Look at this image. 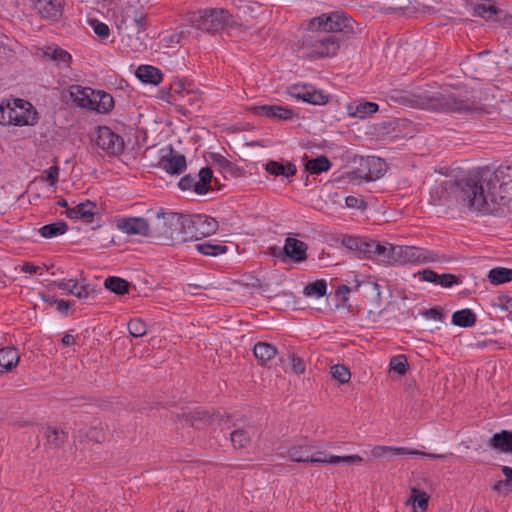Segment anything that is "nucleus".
I'll use <instances>...</instances> for the list:
<instances>
[{
    "mask_svg": "<svg viewBox=\"0 0 512 512\" xmlns=\"http://www.w3.org/2000/svg\"><path fill=\"white\" fill-rule=\"evenodd\" d=\"M213 180V172L211 168L204 167L202 168L198 176L185 175L182 177L178 186L181 190H190L193 189L199 195L205 194L211 188V182Z\"/></svg>",
    "mask_w": 512,
    "mask_h": 512,
    "instance_id": "obj_11",
    "label": "nucleus"
},
{
    "mask_svg": "<svg viewBox=\"0 0 512 512\" xmlns=\"http://www.w3.org/2000/svg\"><path fill=\"white\" fill-rule=\"evenodd\" d=\"M136 76L137 78L142 81L143 83H149L157 85L162 80V73L161 71L150 65H141L136 70Z\"/></svg>",
    "mask_w": 512,
    "mask_h": 512,
    "instance_id": "obj_33",
    "label": "nucleus"
},
{
    "mask_svg": "<svg viewBox=\"0 0 512 512\" xmlns=\"http://www.w3.org/2000/svg\"><path fill=\"white\" fill-rule=\"evenodd\" d=\"M254 112L272 119L291 120L297 117L294 110L279 105H262L253 108Z\"/></svg>",
    "mask_w": 512,
    "mask_h": 512,
    "instance_id": "obj_19",
    "label": "nucleus"
},
{
    "mask_svg": "<svg viewBox=\"0 0 512 512\" xmlns=\"http://www.w3.org/2000/svg\"><path fill=\"white\" fill-rule=\"evenodd\" d=\"M181 419H183L187 424L191 426H195L200 428L202 426L212 424L216 419H220L219 413H210L205 410H196L191 413H184L181 415Z\"/></svg>",
    "mask_w": 512,
    "mask_h": 512,
    "instance_id": "obj_21",
    "label": "nucleus"
},
{
    "mask_svg": "<svg viewBox=\"0 0 512 512\" xmlns=\"http://www.w3.org/2000/svg\"><path fill=\"white\" fill-rule=\"evenodd\" d=\"M378 111V105L374 102L350 103L347 113L350 117L364 119Z\"/></svg>",
    "mask_w": 512,
    "mask_h": 512,
    "instance_id": "obj_30",
    "label": "nucleus"
},
{
    "mask_svg": "<svg viewBox=\"0 0 512 512\" xmlns=\"http://www.w3.org/2000/svg\"><path fill=\"white\" fill-rule=\"evenodd\" d=\"M68 230V226L64 221H57L48 225H44L39 229V233L44 238H53L64 234Z\"/></svg>",
    "mask_w": 512,
    "mask_h": 512,
    "instance_id": "obj_45",
    "label": "nucleus"
},
{
    "mask_svg": "<svg viewBox=\"0 0 512 512\" xmlns=\"http://www.w3.org/2000/svg\"><path fill=\"white\" fill-rule=\"evenodd\" d=\"M501 470L505 479L497 481L492 486V490L499 495L507 496L509 493H512V468L509 466H502Z\"/></svg>",
    "mask_w": 512,
    "mask_h": 512,
    "instance_id": "obj_38",
    "label": "nucleus"
},
{
    "mask_svg": "<svg viewBox=\"0 0 512 512\" xmlns=\"http://www.w3.org/2000/svg\"><path fill=\"white\" fill-rule=\"evenodd\" d=\"M189 88H191V84H187L183 80L173 81L169 87L168 101L173 103L177 97L183 95Z\"/></svg>",
    "mask_w": 512,
    "mask_h": 512,
    "instance_id": "obj_50",
    "label": "nucleus"
},
{
    "mask_svg": "<svg viewBox=\"0 0 512 512\" xmlns=\"http://www.w3.org/2000/svg\"><path fill=\"white\" fill-rule=\"evenodd\" d=\"M474 13L486 20H492L501 10L498 9L491 0H482L481 3L475 4Z\"/></svg>",
    "mask_w": 512,
    "mask_h": 512,
    "instance_id": "obj_42",
    "label": "nucleus"
},
{
    "mask_svg": "<svg viewBox=\"0 0 512 512\" xmlns=\"http://www.w3.org/2000/svg\"><path fill=\"white\" fill-rule=\"evenodd\" d=\"M331 162L324 156L320 155L316 158L309 159L305 163V170L313 175H318L322 172H326L330 169Z\"/></svg>",
    "mask_w": 512,
    "mask_h": 512,
    "instance_id": "obj_40",
    "label": "nucleus"
},
{
    "mask_svg": "<svg viewBox=\"0 0 512 512\" xmlns=\"http://www.w3.org/2000/svg\"><path fill=\"white\" fill-rule=\"evenodd\" d=\"M45 437L47 444L53 449L61 448L68 439V434L61 429L53 426H48L45 429Z\"/></svg>",
    "mask_w": 512,
    "mask_h": 512,
    "instance_id": "obj_37",
    "label": "nucleus"
},
{
    "mask_svg": "<svg viewBox=\"0 0 512 512\" xmlns=\"http://www.w3.org/2000/svg\"><path fill=\"white\" fill-rule=\"evenodd\" d=\"M195 215H183L181 216H171L170 224L176 227H180L178 234L174 239L176 240V244H182L194 240H198L199 234L195 227Z\"/></svg>",
    "mask_w": 512,
    "mask_h": 512,
    "instance_id": "obj_13",
    "label": "nucleus"
},
{
    "mask_svg": "<svg viewBox=\"0 0 512 512\" xmlns=\"http://www.w3.org/2000/svg\"><path fill=\"white\" fill-rule=\"evenodd\" d=\"M288 358L291 361V369L294 373L299 375V374H303L305 372V368H306L305 362L301 357L290 352L288 354Z\"/></svg>",
    "mask_w": 512,
    "mask_h": 512,
    "instance_id": "obj_55",
    "label": "nucleus"
},
{
    "mask_svg": "<svg viewBox=\"0 0 512 512\" xmlns=\"http://www.w3.org/2000/svg\"><path fill=\"white\" fill-rule=\"evenodd\" d=\"M201 103V92L191 87L183 95L177 97L172 104L176 106L178 112L188 115L198 112L201 108Z\"/></svg>",
    "mask_w": 512,
    "mask_h": 512,
    "instance_id": "obj_15",
    "label": "nucleus"
},
{
    "mask_svg": "<svg viewBox=\"0 0 512 512\" xmlns=\"http://www.w3.org/2000/svg\"><path fill=\"white\" fill-rule=\"evenodd\" d=\"M37 119V112L28 101L14 99L0 104V124L2 125H34Z\"/></svg>",
    "mask_w": 512,
    "mask_h": 512,
    "instance_id": "obj_3",
    "label": "nucleus"
},
{
    "mask_svg": "<svg viewBox=\"0 0 512 512\" xmlns=\"http://www.w3.org/2000/svg\"><path fill=\"white\" fill-rule=\"evenodd\" d=\"M230 437L232 445L235 449H244L251 442V437L245 429L234 430Z\"/></svg>",
    "mask_w": 512,
    "mask_h": 512,
    "instance_id": "obj_47",
    "label": "nucleus"
},
{
    "mask_svg": "<svg viewBox=\"0 0 512 512\" xmlns=\"http://www.w3.org/2000/svg\"><path fill=\"white\" fill-rule=\"evenodd\" d=\"M96 204L91 201L79 203L74 208H68L65 214L70 219H82L85 222H91L96 215Z\"/></svg>",
    "mask_w": 512,
    "mask_h": 512,
    "instance_id": "obj_23",
    "label": "nucleus"
},
{
    "mask_svg": "<svg viewBox=\"0 0 512 512\" xmlns=\"http://www.w3.org/2000/svg\"><path fill=\"white\" fill-rule=\"evenodd\" d=\"M407 357L405 355H397L390 360V371L397 372L399 375H404L407 371Z\"/></svg>",
    "mask_w": 512,
    "mask_h": 512,
    "instance_id": "obj_52",
    "label": "nucleus"
},
{
    "mask_svg": "<svg viewBox=\"0 0 512 512\" xmlns=\"http://www.w3.org/2000/svg\"><path fill=\"white\" fill-rule=\"evenodd\" d=\"M232 22L231 14L225 9H206L192 17V23L197 29L208 33L218 32Z\"/></svg>",
    "mask_w": 512,
    "mask_h": 512,
    "instance_id": "obj_5",
    "label": "nucleus"
},
{
    "mask_svg": "<svg viewBox=\"0 0 512 512\" xmlns=\"http://www.w3.org/2000/svg\"><path fill=\"white\" fill-rule=\"evenodd\" d=\"M411 104L413 107L435 112L471 115L486 112V108L474 98L453 93H435L433 95L422 93L413 95Z\"/></svg>",
    "mask_w": 512,
    "mask_h": 512,
    "instance_id": "obj_2",
    "label": "nucleus"
},
{
    "mask_svg": "<svg viewBox=\"0 0 512 512\" xmlns=\"http://www.w3.org/2000/svg\"><path fill=\"white\" fill-rule=\"evenodd\" d=\"M30 8L45 20L58 21L64 11L65 0H28Z\"/></svg>",
    "mask_w": 512,
    "mask_h": 512,
    "instance_id": "obj_12",
    "label": "nucleus"
},
{
    "mask_svg": "<svg viewBox=\"0 0 512 512\" xmlns=\"http://www.w3.org/2000/svg\"><path fill=\"white\" fill-rule=\"evenodd\" d=\"M42 56L44 59L56 62L58 66L63 68H69L72 61V56L69 52L55 45L46 47L43 50Z\"/></svg>",
    "mask_w": 512,
    "mask_h": 512,
    "instance_id": "obj_25",
    "label": "nucleus"
},
{
    "mask_svg": "<svg viewBox=\"0 0 512 512\" xmlns=\"http://www.w3.org/2000/svg\"><path fill=\"white\" fill-rule=\"evenodd\" d=\"M488 446L501 453L512 454V431L502 430L488 441Z\"/></svg>",
    "mask_w": 512,
    "mask_h": 512,
    "instance_id": "obj_26",
    "label": "nucleus"
},
{
    "mask_svg": "<svg viewBox=\"0 0 512 512\" xmlns=\"http://www.w3.org/2000/svg\"><path fill=\"white\" fill-rule=\"evenodd\" d=\"M60 290H66L69 294L74 295L80 299L86 298L89 295L87 285H78L76 280L70 279L68 281H61L56 283Z\"/></svg>",
    "mask_w": 512,
    "mask_h": 512,
    "instance_id": "obj_39",
    "label": "nucleus"
},
{
    "mask_svg": "<svg viewBox=\"0 0 512 512\" xmlns=\"http://www.w3.org/2000/svg\"><path fill=\"white\" fill-rule=\"evenodd\" d=\"M346 206L349 208L366 209L367 203L362 197L348 196L345 199Z\"/></svg>",
    "mask_w": 512,
    "mask_h": 512,
    "instance_id": "obj_57",
    "label": "nucleus"
},
{
    "mask_svg": "<svg viewBox=\"0 0 512 512\" xmlns=\"http://www.w3.org/2000/svg\"><path fill=\"white\" fill-rule=\"evenodd\" d=\"M70 97L73 102L82 108H88L93 105L92 99L94 90L90 88H84L80 85H72L69 89Z\"/></svg>",
    "mask_w": 512,
    "mask_h": 512,
    "instance_id": "obj_27",
    "label": "nucleus"
},
{
    "mask_svg": "<svg viewBox=\"0 0 512 512\" xmlns=\"http://www.w3.org/2000/svg\"><path fill=\"white\" fill-rule=\"evenodd\" d=\"M430 496L422 490H419L416 487L410 488V496L406 500L405 504L407 506L411 505L413 507V512H426L429 506Z\"/></svg>",
    "mask_w": 512,
    "mask_h": 512,
    "instance_id": "obj_28",
    "label": "nucleus"
},
{
    "mask_svg": "<svg viewBox=\"0 0 512 512\" xmlns=\"http://www.w3.org/2000/svg\"><path fill=\"white\" fill-rule=\"evenodd\" d=\"M380 314H381V311H379L378 313H375L374 311L369 310L367 312L366 319H365L366 324L367 325L375 324L377 322L378 316Z\"/></svg>",
    "mask_w": 512,
    "mask_h": 512,
    "instance_id": "obj_63",
    "label": "nucleus"
},
{
    "mask_svg": "<svg viewBox=\"0 0 512 512\" xmlns=\"http://www.w3.org/2000/svg\"><path fill=\"white\" fill-rule=\"evenodd\" d=\"M331 376L340 384H346L351 379L350 370L343 364H336L331 367Z\"/></svg>",
    "mask_w": 512,
    "mask_h": 512,
    "instance_id": "obj_51",
    "label": "nucleus"
},
{
    "mask_svg": "<svg viewBox=\"0 0 512 512\" xmlns=\"http://www.w3.org/2000/svg\"><path fill=\"white\" fill-rule=\"evenodd\" d=\"M424 315L436 321H441L443 319L442 311L436 308L425 310Z\"/></svg>",
    "mask_w": 512,
    "mask_h": 512,
    "instance_id": "obj_62",
    "label": "nucleus"
},
{
    "mask_svg": "<svg viewBox=\"0 0 512 512\" xmlns=\"http://www.w3.org/2000/svg\"><path fill=\"white\" fill-rule=\"evenodd\" d=\"M355 22L343 12H333L313 18L308 23L309 30L323 29L325 32H340L346 35L354 33Z\"/></svg>",
    "mask_w": 512,
    "mask_h": 512,
    "instance_id": "obj_6",
    "label": "nucleus"
},
{
    "mask_svg": "<svg viewBox=\"0 0 512 512\" xmlns=\"http://www.w3.org/2000/svg\"><path fill=\"white\" fill-rule=\"evenodd\" d=\"M307 245L298 239L287 237L284 245V256L295 262H302L307 258Z\"/></svg>",
    "mask_w": 512,
    "mask_h": 512,
    "instance_id": "obj_22",
    "label": "nucleus"
},
{
    "mask_svg": "<svg viewBox=\"0 0 512 512\" xmlns=\"http://www.w3.org/2000/svg\"><path fill=\"white\" fill-rule=\"evenodd\" d=\"M329 464L347 463V464H359L363 461L359 455H348V456H329Z\"/></svg>",
    "mask_w": 512,
    "mask_h": 512,
    "instance_id": "obj_54",
    "label": "nucleus"
},
{
    "mask_svg": "<svg viewBox=\"0 0 512 512\" xmlns=\"http://www.w3.org/2000/svg\"><path fill=\"white\" fill-rule=\"evenodd\" d=\"M488 280L492 285H500L512 281V269L495 267L488 272Z\"/></svg>",
    "mask_w": 512,
    "mask_h": 512,
    "instance_id": "obj_43",
    "label": "nucleus"
},
{
    "mask_svg": "<svg viewBox=\"0 0 512 512\" xmlns=\"http://www.w3.org/2000/svg\"><path fill=\"white\" fill-rule=\"evenodd\" d=\"M117 228L129 235L152 237V224L142 217L121 218L117 220Z\"/></svg>",
    "mask_w": 512,
    "mask_h": 512,
    "instance_id": "obj_16",
    "label": "nucleus"
},
{
    "mask_svg": "<svg viewBox=\"0 0 512 512\" xmlns=\"http://www.w3.org/2000/svg\"><path fill=\"white\" fill-rule=\"evenodd\" d=\"M327 283L325 280L320 279L315 282L309 283L304 288L306 296L323 297L326 294Z\"/></svg>",
    "mask_w": 512,
    "mask_h": 512,
    "instance_id": "obj_48",
    "label": "nucleus"
},
{
    "mask_svg": "<svg viewBox=\"0 0 512 512\" xmlns=\"http://www.w3.org/2000/svg\"><path fill=\"white\" fill-rule=\"evenodd\" d=\"M288 93L293 98L313 105H324L328 102V97L311 85H293Z\"/></svg>",
    "mask_w": 512,
    "mask_h": 512,
    "instance_id": "obj_14",
    "label": "nucleus"
},
{
    "mask_svg": "<svg viewBox=\"0 0 512 512\" xmlns=\"http://www.w3.org/2000/svg\"><path fill=\"white\" fill-rule=\"evenodd\" d=\"M94 32L101 38H107L110 34L109 27L102 22L95 20L92 22Z\"/></svg>",
    "mask_w": 512,
    "mask_h": 512,
    "instance_id": "obj_59",
    "label": "nucleus"
},
{
    "mask_svg": "<svg viewBox=\"0 0 512 512\" xmlns=\"http://www.w3.org/2000/svg\"><path fill=\"white\" fill-rule=\"evenodd\" d=\"M503 189L499 177L489 170L464 173L447 168L438 172L431 189V202L466 208L470 212L500 215L509 202L503 195Z\"/></svg>",
    "mask_w": 512,
    "mask_h": 512,
    "instance_id": "obj_1",
    "label": "nucleus"
},
{
    "mask_svg": "<svg viewBox=\"0 0 512 512\" xmlns=\"http://www.w3.org/2000/svg\"><path fill=\"white\" fill-rule=\"evenodd\" d=\"M43 174H45L44 180L48 182L49 185L53 186L58 181L59 168L56 165L51 166L49 169L45 170Z\"/></svg>",
    "mask_w": 512,
    "mask_h": 512,
    "instance_id": "obj_58",
    "label": "nucleus"
},
{
    "mask_svg": "<svg viewBox=\"0 0 512 512\" xmlns=\"http://www.w3.org/2000/svg\"><path fill=\"white\" fill-rule=\"evenodd\" d=\"M86 437L93 442L101 443L105 440V433L102 428L99 427H91L86 432Z\"/></svg>",
    "mask_w": 512,
    "mask_h": 512,
    "instance_id": "obj_56",
    "label": "nucleus"
},
{
    "mask_svg": "<svg viewBox=\"0 0 512 512\" xmlns=\"http://www.w3.org/2000/svg\"><path fill=\"white\" fill-rule=\"evenodd\" d=\"M95 143L99 149L111 156L121 154L125 147L123 138L106 126L98 127Z\"/></svg>",
    "mask_w": 512,
    "mask_h": 512,
    "instance_id": "obj_10",
    "label": "nucleus"
},
{
    "mask_svg": "<svg viewBox=\"0 0 512 512\" xmlns=\"http://www.w3.org/2000/svg\"><path fill=\"white\" fill-rule=\"evenodd\" d=\"M105 288L118 295H124L129 291V283L120 277H108L104 282Z\"/></svg>",
    "mask_w": 512,
    "mask_h": 512,
    "instance_id": "obj_46",
    "label": "nucleus"
},
{
    "mask_svg": "<svg viewBox=\"0 0 512 512\" xmlns=\"http://www.w3.org/2000/svg\"><path fill=\"white\" fill-rule=\"evenodd\" d=\"M366 166L368 168V173L366 178L368 180H375L384 175L386 171V164L384 160L379 157H369L366 161Z\"/></svg>",
    "mask_w": 512,
    "mask_h": 512,
    "instance_id": "obj_41",
    "label": "nucleus"
},
{
    "mask_svg": "<svg viewBox=\"0 0 512 512\" xmlns=\"http://www.w3.org/2000/svg\"><path fill=\"white\" fill-rule=\"evenodd\" d=\"M476 322V315L470 309L456 311L452 315V323L460 327H472Z\"/></svg>",
    "mask_w": 512,
    "mask_h": 512,
    "instance_id": "obj_44",
    "label": "nucleus"
},
{
    "mask_svg": "<svg viewBox=\"0 0 512 512\" xmlns=\"http://www.w3.org/2000/svg\"><path fill=\"white\" fill-rule=\"evenodd\" d=\"M215 160L224 171L231 173L234 171V165L230 161L225 159L223 156L218 155L217 158H215Z\"/></svg>",
    "mask_w": 512,
    "mask_h": 512,
    "instance_id": "obj_61",
    "label": "nucleus"
},
{
    "mask_svg": "<svg viewBox=\"0 0 512 512\" xmlns=\"http://www.w3.org/2000/svg\"><path fill=\"white\" fill-rule=\"evenodd\" d=\"M20 360V354L15 347L0 348V372L11 371Z\"/></svg>",
    "mask_w": 512,
    "mask_h": 512,
    "instance_id": "obj_31",
    "label": "nucleus"
},
{
    "mask_svg": "<svg viewBox=\"0 0 512 512\" xmlns=\"http://www.w3.org/2000/svg\"><path fill=\"white\" fill-rule=\"evenodd\" d=\"M408 454H416V452H411L409 448L405 447H391L384 445L375 446L371 450V456L375 459L391 460L394 456Z\"/></svg>",
    "mask_w": 512,
    "mask_h": 512,
    "instance_id": "obj_29",
    "label": "nucleus"
},
{
    "mask_svg": "<svg viewBox=\"0 0 512 512\" xmlns=\"http://www.w3.org/2000/svg\"><path fill=\"white\" fill-rule=\"evenodd\" d=\"M124 22L127 29L135 32L136 41L138 42L137 48L144 47L143 36L148 26L147 15L141 10H134L132 14L129 12L126 14Z\"/></svg>",
    "mask_w": 512,
    "mask_h": 512,
    "instance_id": "obj_17",
    "label": "nucleus"
},
{
    "mask_svg": "<svg viewBox=\"0 0 512 512\" xmlns=\"http://www.w3.org/2000/svg\"><path fill=\"white\" fill-rule=\"evenodd\" d=\"M129 333L133 337H142L147 333L146 324L141 319H131L128 323Z\"/></svg>",
    "mask_w": 512,
    "mask_h": 512,
    "instance_id": "obj_53",
    "label": "nucleus"
},
{
    "mask_svg": "<svg viewBox=\"0 0 512 512\" xmlns=\"http://www.w3.org/2000/svg\"><path fill=\"white\" fill-rule=\"evenodd\" d=\"M159 165L167 173L178 175L186 169V158L184 155L169 148L160 158Z\"/></svg>",
    "mask_w": 512,
    "mask_h": 512,
    "instance_id": "obj_18",
    "label": "nucleus"
},
{
    "mask_svg": "<svg viewBox=\"0 0 512 512\" xmlns=\"http://www.w3.org/2000/svg\"><path fill=\"white\" fill-rule=\"evenodd\" d=\"M342 244L349 250L355 252L358 258L372 259L377 257L380 261L386 262L388 247L371 239L346 236Z\"/></svg>",
    "mask_w": 512,
    "mask_h": 512,
    "instance_id": "obj_4",
    "label": "nucleus"
},
{
    "mask_svg": "<svg viewBox=\"0 0 512 512\" xmlns=\"http://www.w3.org/2000/svg\"><path fill=\"white\" fill-rule=\"evenodd\" d=\"M171 216H181V214L157 212L156 219L152 223V237L163 244H176L174 237L177 236L180 227L170 224Z\"/></svg>",
    "mask_w": 512,
    "mask_h": 512,
    "instance_id": "obj_8",
    "label": "nucleus"
},
{
    "mask_svg": "<svg viewBox=\"0 0 512 512\" xmlns=\"http://www.w3.org/2000/svg\"><path fill=\"white\" fill-rule=\"evenodd\" d=\"M53 303L55 305H57V309L60 311V312H67L68 309L70 308V302L69 301H64V300H61V299H58V300H53Z\"/></svg>",
    "mask_w": 512,
    "mask_h": 512,
    "instance_id": "obj_64",
    "label": "nucleus"
},
{
    "mask_svg": "<svg viewBox=\"0 0 512 512\" xmlns=\"http://www.w3.org/2000/svg\"><path fill=\"white\" fill-rule=\"evenodd\" d=\"M386 262L429 263L436 260V255L426 249L413 246L389 245Z\"/></svg>",
    "mask_w": 512,
    "mask_h": 512,
    "instance_id": "obj_7",
    "label": "nucleus"
},
{
    "mask_svg": "<svg viewBox=\"0 0 512 512\" xmlns=\"http://www.w3.org/2000/svg\"><path fill=\"white\" fill-rule=\"evenodd\" d=\"M182 38V32H175L163 38L165 46L169 47L171 44H179Z\"/></svg>",
    "mask_w": 512,
    "mask_h": 512,
    "instance_id": "obj_60",
    "label": "nucleus"
},
{
    "mask_svg": "<svg viewBox=\"0 0 512 512\" xmlns=\"http://www.w3.org/2000/svg\"><path fill=\"white\" fill-rule=\"evenodd\" d=\"M304 45L311 49V57H331L339 50L340 39L336 35H324L315 40H305Z\"/></svg>",
    "mask_w": 512,
    "mask_h": 512,
    "instance_id": "obj_9",
    "label": "nucleus"
},
{
    "mask_svg": "<svg viewBox=\"0 0 512 512\" xmlns=\"http://www.w3.org/2000/svg\"><path fill=\"white\" fill-rule=\"evenodd\" d=\"M195 219V227L199 238L210 236L218 229V222L212 217L198 214L195 215Z\"/></svg>",
    "mask_w": 512,
    "mask_h": 512,
    "instance_id": "obj_32",
    "label": "nucleus"
},
{
    "mask_svg": "<svg viewBox=\"0 0 512 512\" xmlns=\"http://www.w3.org/2000/svg\"><path fill=\"white\" fill-rule=\"evenodd\" d=\"M196 249L199 253L206 256H217L227 251L225 245L211 244L210 242L197 244Z\"/></svg>",
    "mask_w": 512,
    "mask_h": 512,
    "instance_id": "obj_49",
    "label": "nucleus"
},
{
    "mask_svg": "<svg viewBox=\"0 0 512 512\" xmlns=\"http://www.w3.org/2000/svg\"><path fill=\"white\" fill-rule=\"evenodd\" d=\"M265 170L271 175L284 177L294 176L297 172V168L293 163L287 162L283 164L277 161H269L265 165Z\"/></svg>",
    "mask_w": 512,
    "mask_h": 512,
    "instance_id": "obj_34",
    "label": "nucleus"
},
{
    "mask_svg": "<svg viewBox=\"0 0 512 512\" xmlns=\"http://www.w3.org/2000/svg\"><path fill=\"white\" fill-rule=\"evenodd\" d=\"M414 276H418L422 281L439 284L442 287H451L458 283V278L451 273H444L442 275L437 274L431 269H424L419 271Z\"/></svg>",
    "mask_w": 512,
    "mask_h": 512,
    "instance_id": "obj_20",
    "label": "nucleus"
},
{
    "mask_svg": "<svg viewBox=\"0 0 512 512\" xmlns=\"http://www.w3.org/2000/svg\"><path fill=\"white\" fill-rule=\"evenodd\" d=\"M254 356L261 365H266L277 354V348L267 342H258L253 349Z\"/></svg>",
    "mask_w": 512,
    "mask_h": 512,
    "instance_id": "obj_35",
    "label": "nucleus"
},
{
    "mask_svg": "<svg viewBox=\"0 0 512 512\" xmlns=\"http://www.w3.org/2000/svg\"><path fill=\"white\" fill-rule=\"evenodd\" d=\"M306 449L307 446L303 445L293 446L288 450V456L292 461L299 463H329V461H327L329 460V457H327L322 451H318L313 455H307L305 457L300 455V452Z\"/></svg>",
    "mask_w": 512,
    "mask_h": 512,
    "instance_id": "obj_24",
    "label": "nucleus"
},
{
    "mask_svg": "<svg viewBox=\"0 0 512 512\" xmlns=\"http://www.w3.org/2000/svg\"><path fill=\"white\" fill-rule=\"evenodd\" d=\"M93 105L90 107L91 110H96L99 113H107L114 106L113 97L103 91H94L93 94Z\"/></svg>",
    "mask_w": 512,
    "mask_h": 512,
    "instance_id": "obj_36",
    "label": "nucleus"
}]
</instances>
